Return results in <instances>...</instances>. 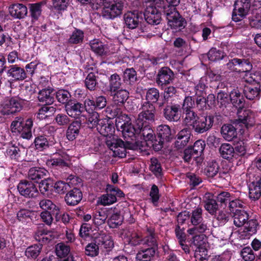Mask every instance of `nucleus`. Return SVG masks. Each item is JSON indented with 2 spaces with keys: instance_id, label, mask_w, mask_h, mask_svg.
Instances as JSON below:
<instances>
[{
  "instance_id": "f257e3e1",
  "label": "nucleus",
  "mask_w": 261,
  "mask_h": 261,
  "mask_svg": "<svg viewBox=\"0 0 261 261\" xmlns=\"http://www.w3.org/2000/svg\"><path fill=\"white\" fill-rule=\"evenodd\" d=\"M33 121L31 118L24 121L22 116L16 117L12 122L11 129L12 133L19 134L22 138L30 139L32 136Z\"/></svg>"
},
{
  "instance_id": "f03ea898",
  "label": "nucleus",
  "mask_w": 261,
  "mask_h": 261,
  "mask_svg": "<svg viewBox=\"0 0 261 261\" xmlns=\"http://www.w3.org/2000/svg\"><path fill=\"white\" fill-rule=\"evenodd\" d=\"M124 0H105L101 12L103 17L113 19L121 15Z\"/></svg>"
},
{
  "instance_id": "7ed1b4c3",
  "label": "nucleus",
  "mask_w": 261,
  "mask_h": 261,
  "mask_svg": "<svg viewBox=\"0 0 261 261\" xmlns=\"http://www.w3.org/2000/svg\"><path fill=\"white\" fill-rule=\"evenodd\" d=\"M251 3L254 6L261 5V0H237L232 15V20L238 22L244 18L249 14Z\"/></svg>"
},
{
  "instance_id": "20e7f679",
  "label": "nucleus",
  "mask_w": 261,
  "mask_h": 261,
  "mask_svg": "<svg viewBox=\"0 0 261 261\" xmlns=\"http://www.w3.org/2000/svg\"><path fill=\"white\" fill-rule=\"evenodd\" d=\"M95 242L98 245L95 243H91L86 246L85 249L86 255L91 256L97 255L99 252L98 245H103L106 248H111L114 246V243L111 237L105 233L100 234L98 237H96Z\"/></svg>"
},
{
  "instance_id": "39448f33",
  "label": "nucleus",
  "mask_w": 261,
  "mask_h": 261,
  "mask_svg": "<svg viewBox=\"0 0 261 261\" xmlns=\"http://www.w3.org/2000/svg\"><path fill=\"white\" fill-rule=\"evenodd\" d=\"M139 110L141 112L136 120L137 126H142L145 124L154 121L155 109L153 104L148 102H143Z\"/></svg>"
},
{
  "instance_id": "423d86ee",
  "label": "nucleus",
  "mask_w": 261,
  "mask_h": 261,
  "mask_svg": "<svg viewBox=\"0 0 261 261\" xmlns=\"http://www.w3.org/2000/svg\"><path fill=\"white\" fill-rule=\"evenodd\" d=\"M107 194L103 195L99 198L100 203L102 205L113 204L117 201V196L122 197L124 195L121 190L111 185L107 186Z\"/></svg>"
},
{
  "instance_id": "0eeeda50",
  "label": "nucleus",
  "mask_w": 261,
  "mask_h": 261,
  "mask_svg": "<svg viewBox=\"0 0 261 261\" xmlns=\"http://www.w3.org/2000/svg\"><path fill=\"white\" fill-rule=\"evenodd\" d=\"M238 110V119L236 120V125L244 127L249 129L253 127L255 124L254 114L250 110Z\"/></svg>"
},
{
  "instance_id": "6e6552de",
  "label": "nucleus",
  "mask_w": 261,
  "mask_h": 261,
  "mask_svg": "<svg viewBox=\"0 0 261 261\" xmlns=\"http://www.w3.org/2000/svg\"><path fill=\"white\" fill-rule=\"evenodd\" d=\"M22 109L20 101L15 97L4 100L0 107V111L3 115H10L19 112Z\"/></svg>"
},
{
  "instance_id": "1a4fd4ad",
  "label": "nucleus",
  "mask_w": 261,
  "mask_h": 261,
  "mask_svg": "<svg viewBox=\"0 0 261 261\" xmlns=\"http://www.w3.org/2000/svg\"><path fill=\"white\" fill-rule=\"evenodd\" d=\"M214 116L212 115H206L204 117L199 118L196 120L192 128L196 133L202 134L210 129L213 125Z\"/></svg>"
},
{
  "instance_id": "9d476101",
  "label": "nucleus",
  "mask_w": 261,
  "mask_h": 261,
  "mask_svg": "<svg viewBox=\"0 0 261 261\" xmlns=\"http://www.w3.org/2000/svg\"><path fill=\"white\" fill-rule=\"evenodd\" d=\"M19 193L25 197L32 198L38 194V190L36 186L32 182L21 181L17 186Z\"/></svg>"
},
{
  "instance_id": "9b49d317",
  "label": "nucleus",
  "mask_w": 261,
  "mask_h": 261,
  "mask_svg": "<svg viewBox=\"0 0 261 261\" xmlns=\"http://www.w3.org/2000/svg\"><path fill=\"white\" fill-rule=\"evenodd\" d=\"M65 110L69 117L77 118L84 111V107L81 103L71 100L65 106Z\"/></svg>"
},
{
  "instance_id": "f8f14e48",
  "label": "nucleus",
  "mask_w": 261,
  "mask_h": 261,
  "mask_svg": "<svg viewBox=\"0 0 261 261\" xmlns=\"http://www.w3.org/2000/svg\"><path fill=\"white\" fill-rule=\"evenodd\" d=\"M173 76L171 70L167 67H163L158 72L156 82L161 86L169 84L173 80Z\"/></svg>"
},
{
  "instance_id": "ddd939ff",
  "label": "nucleus",
  "mask_w": 261,
  "mask_h": 261,
  "mask_svg": "<svg viewBox=\"0 0 261 261\" xmlns=\"http://www.w3.org/2000/svg\"><path fill=\"white\" fill-rule=\"evenodd\" d=\"M146 21L149 24L157 25L161 22V14L155 7H148L144 14Z\"/></svg>"
},
{
  "instance_id": "4468645a",
  "label": "nucleus",
  "mask_w": 261,
  "mask_h": 261,
  "mask_svg": "<svg viewBox=\"0 0 261 261\" xmlns=\"http://www.w3.org/2000/svg\"><path fill=\"white\" fill-rule=\"evenodd\" d=\"M90 45L91 49L94 52L100 56L115 53L112 49H110L108 45H104L102 42L98 39H94L91 41Z\"/></svg>"
},
{
  "instance_id": "2eb2a0df",
  "label": "nucleus",
  "mask_w": 261,
  "mask_h": 261,
  "mask_svg": "<svg viewBox=\"0 0 261 261\" xmlns=\"http://www.w3.org/2000/svg\"><path fill=\"white\" fill-rule=\"evenodd\" d=\"M54 89L48 87L39 90L38 94V100L45 105H50L54 102Z\"/></svg>"
},
{
  "instance_id": "dca6fc26",
  "label": "nucleus",
  "mask_w": 261,
  "mask_h": 261,
  "mask_svg": "<svg viewBox=\"0 0 261 261\" xmlns=\"http://www.w3.org/2000/svg\"><path fill=\"white\" fill-rule=\"evenodd\" d=\"M70 252L68 246L63 243H58L56 246V252L60 258L58 261H73V257L68 255Z\"/></svg>"
},
{
  "instance_id": "f3484780",
  "label": "nucleus",
  "mask_w": 261,
  "mask_h": 261,
  "mask_svg": "<svg viewBox=\"0 0 261 261\" xmlns=\"http://www.w3.org/2000/svg\"><path fill=\"white\" fill-rule=\"evenodd\" d=\"M9 10L12 17L18 19L24 18L28 13L27 7L22 4H13L9 7Z\"/></svg>"
},
{
  "instance_id": "a211bd4d",
  "label": "nucleus",
  "mask_w": 261,
  "mask_h": 261,
  "mask_svg": "<svg viewBox=\"0 0 261 261\" xmlns=\"http://www.w3.org/2000/svg\"><path fill=\"white\" fill-rule=\"evenodd\" d=\"M82 197V192L77 188H74L66 195L65 200L68 205H75L81 201Z\"/></svg>"
},
{
  "instance_id": "6ab92c4d",
  "label": "nucleus",
  "mask_w": 261,
  "mask_h": 261,
  "mask_svg": "<svg viewBox=\"0 0 261 261\" xmlns=\"http://www.w3.org/2000/svg\"><path fill=\"white\" fill-rule=\"evenodd\" d=\"M179 108L180 106L178 105L167 106L164 110L165 117L169 121H178L180 118L178 113Z\"/></svg>"
},
{
  "instance_id": "aec40b11",
  "label": "nucleus",
  "mask_w": 261,
  "mask_h": 261,
  "mask_svg": "<svg viewBox=\"0 0 261 261\" xmlns=\"http://www.w3.org/2000/svg\"><path fill=\"white\" fill-rule=\"evenodd\" d=\"M7 74L14 81H23L27 77V73L24 70L16 65L10 66Z\"/></svg>"
},
{
  "instance_id": "412c9836",
  "label": "nucleus",
  "mask_w": 261,
  "mask_h": 261,
  "mask_svg": "<svg viewBox=\"0 0 261 261\" xmlns=\"http://www.w3.org/2000/svg\"><path fill=\"white\" fill-rule=\"evenodd\" d=\"M156 251V248L149 247L147 249H141L136 256V261H152Z\"/></svg>"
},
{
  "instance_id": "4be33fe9",
  "label": "nucleus",
  "mask_w": 261,
  "mask_h": 261,
  "mask_svg": "<svg viewBox=\"0 0 261 261\" xmlns=\"http://www.w3.org/2000/svg\"><path fill=\"white\" fill-rule=\"evenodd\" d=\"M120 131L122 132L123 137L126 140V141L129 142L130 140H135L136 135H138L139 127L138 126L137 128H135L130 122Z\"/></svg>"
},
{
  "instance_id": "5701e85b",
  "label": "nucleus",
  "mask_w": 261,
  "mask_h": 261,
  "mask_svg": "<svg viewBox=\"0 0 261 261\" xmlns=\"http://www.w3.org/2000/svg\"><path fill=\"white\" fill-rule=\"evenodd\" d=\"M81 127V123L79 121L75 120L69 124L66 130V137L69 141L75 140L80 134Z\"/></svg>"
},
{
  "instance_id": "b1692460",
  "label": "nucleus",
  "mask_w": 261,
  "mask_h": 261,
  "mask_svg": "<svg viewBox=\"0 0 261 261\" xmlns=\"http://www.w3.org/2000/svg\"><path fill=\"white\" fill-rule=\"evenodd\" d=\"M219 150L221 156L224 159L230 160L233 158H236L234 147L229 143L221 144Z\"/></svg>"
},
{
  "instance_id": "393cba45",
  "label": "nucleus",
  "mask_w": 261,
  "mask_h": 261,
  "mask_svg": "<svg viewBox=\"0 0 261 261\" xmlns=\"http://www.w3.org/2000/svg\"><path fill=\"white\" fill-rule=\"evenodd\" d=\"M190 136L191 133L189 129H182L176 136V147L178 148H180L186 146L189 141Z\"/></svg>"
},
{
  "instance_id": "a878e982",
  "label": "nucleus",
  "mask_w": 261,
  "mask_h": 261,
  "mask_svg": "<svg viewBox=\"0 0 261 261\" xmlns=\"http://www.w3.org/2000/svg\"><path fill=\"white\" fill-rule=\"evenodd\" d=\"M124 19L126 25L131 29L136 28L139 22V15L135 12H127L124 15Z\"/></svg>"
},
{
  "instance_id": "bb28decb",
  "label": "nucleus",
  "mask_w": 261,
  "mask_h": 261,
  "mask_svg": "<svg viewBox=\"0 0 261 261\" xmlns=\"http://www.w3.org/2000/svg\"><path fill=\"white\" fill-rule=\"evenodd\" d=\"M248 217L245 211L236 210L233 215V224L238 227L243 226L248 220Z\"/></svg>"
},
{
  "instance_id": "cd10ccee",
  "label": "nucleus",
  "mask_w": 261,
  "mask_h": 261,
  "mask_svg": "<svg viewBox=\"0 0 261 261\" xmlns=\"http://www.w3.org/2000/svg\"><path fill=\"white\" fill-rule=\"evenodd\" d=\"M110 148L113 151L115 156L121 158L126 156V148L122 141L117 140L115 142L112 143Z\"/></svg>"
},
{
  "instance_id": "c85d7f7f",
  "label": "nucleus",
  "mask_w": 261,
  "mask_h": 261,
  "mask_svg": "<svg viewBox=\"0 0 261 261\" xmlns=\"http://www.w3.org/2000/svg\"><path fill=\"white\" fill-rule=\"evenodd\" d=\"M97 129L101 135L106 137L112 136L114 132V127L113 124L103 120L98 123Z\"/></svg>"
},
{
  "instance_id": "c756f323",
  "label": "nucleus",
  "mask_w": 261,
  "mask_h": 261,
  "mask_svg": "<svg viewBox=\"0 0 261 261\" xmlns=\"http://www.w3.org/2000/svg\"><path fill=\"white\" fill-rule=\"evenodd\" d=\"M221 133L223 137L228 141H231L237 137L236 128L231 124H224L221 129Z\"/></svg>"
},
{
  "instance_id": "7c9ffc66",
  "label": "nucleus",
  "mask_w": 261,
  "mask_h": 261,
  "mask_svg": "<svg viewBox=\"0 0 261 261\" xmlns=\"http://www.w3.org/2000/svg\"><path fill=\"white\" fill-rule=\"evenodd\" d=\"M139 127V134L146 142H149L154 139L155 136L153 130L150 127L148 124H145L142 126Z\"/></svg>"
},
{
  "instance_id": "2f4dec72",
  "label": "nucleus",
  "mask_w": 261,
  "mask_h": 261,
  "mask_svg": "<svg viewBox=\"0 0 261 261\" xmlns=\"http://www.w3.org/2000/svg\"><path fill=\"white\" fill-rule=\"evenodd\" d=\"M47 173V171L44 168H32L29 171L28 176L30 179L38 182V180L46 176Z\"/></svg>"
},
{
  "instance_id": "473e14b6",
  "label": "nucleus",
  "mask_w": 261,
  "mask_h": 261,
  "mask_svg": "<svg viewBox=\"0 0 261 261\" xmlns=\"http://www.w3.org/2000/svg\"><path fill=\"white\" fill-rule=\"evenodd\" d=\"M230 99L232 105L238 110H242L243 107L244 98L238 89H233L229 94Z\"/></svg>"
},
{
  "instance_id": "72a5a7b5",
  "label": "nucleus",
  "mask_w": 261,
  "mask_h": 261,
  "mask_svg": "<svg viewBox=\"0 0 261 261\" xmlns=\"http://www.w3.org/2000/svg\"><path fill=\"white\" fill-rule=\"evenodd\" d=\"M69 160V156L65 153H63L61 156L54 158L47 161V164L53 166L65 167L68 166V161Z\"/></svg>"
},
{
  "instance_id": "f704fd0d",
  "label": "nucleus",
  "mask_w": 261,
  "mask_h": 261,
  "mask_svg": "<svg viewBox=\"0 0 261 261\" xmlns=\"http://www.w3.org/2000/svg\"><path fill=\"white\" fill-rule=\"evenodd\" d=\"M147 236L145 242L150 247L156 248L158 246L156 236L154 233V229L152 227L146 226Z\"/></svg>"
},
{
  "instance_id": "c9c22d12",
  "label": "nucleus",
  "mask_w": 261,
  "mask_h": 261,
  "mask_svg": "<svg viewBox=\"0 0 261 261\" xmlns=\"http://www.w3.org/2000/svg\"><path fill=\"white\" fill-rule=\"evenodd\" d=\"M198 116L193 110L182 112L183 123L187 126L192 127L198 119Z\"/></svg>"
},
{
  "instance_id": "e433bc0d",
  "label": "nucleus",
  "mask_w": 261,
  "mask_h": 261,
  "mask_svg": "<svg viewBox=\"0 0 261 261\" xmlns=\"http://www.w3.org/2000/svg\"><path fill=\"white\" fill-rule=\"evenodd\" d=\"M261 196V185L257 181L252 182L249 186V198L253 200H258Z\"/></svg>"
},
{
  "instance_id": "4c0bfd02",
  "label": "nucleus",
  "mask_w": 261,
  "mask_h": 261,
  "mask_svg": "<svg viewBox=\"0 0 261 261\" xmlns=\"http://www.w3.org/2000/svg\"><path fill=\"white\" fill-rule=\"evenodd\" d=\"M260 88L252 86H245L244 93L246 97L249 100H253L259 95Z\"/></svg>"
},
{
  "instance_id": "58836bf2",
  "label": "nucleus",
  "mask_w": 261,
  "mask_h": 261,
  "mask_svg": "<svg viewBox=\"0 0 261 261\" xmlns=\"http://www.w3.org/2000/svg\"><path fill=\"white\" fill-rule=\"evenodd\" d=\"M40 207L44 210V211H47L48 210L52 211L53 212H56V215L59 214V208L57 206L50 200L47 199H43L40 201L39 203Z\"/></svg>"
},
{
  "instance_id": "ea45409f",
  "label": "nucleus",
  "mask_w": 261,
  "mask_h": 261,
  "mask_svg": "<svg viewBox=\"0 0 261 261\" xmlns=\"http://www.w3.org/2000/svg\"><path fill=\"white\" fill-rule=\"evenodd\" d=\"M156 131L160 139L167 141H169L171 133L170 128L168 125L163 124L160 125L158 126Z\"/></svg>"
},
{
  "instance_id": "a19ab883",
  "label": "nucleus",
  "mask_w": 261,
  "mask_h": 261,
  "mask_svg": "<svg viewBox=\"0 0 261 261\" xmlns=\"http://www.w3.org/2000/svg\"><path fill=\"white\" fill-rule=\"evenodd\" d=\"M186 22L184 18L180 15L175 19H173L168 21V25L173 30L179 31L185 28Z\"/></svg>"
},
{
  "instance_id": "79ce46f5",
  "label": "nucleus",
  "mask_w": 261,
  "mask_h": 261,
  "mask_svg": "<svg viewBox=\"0 0 261 261\" xmlns=\"http://www.w3.org/2000/svg\"><path fill=\"white\" fill-rule=\"evenodd\" d=\"M122 85V82L119 75L116 73L111 75L109 79V88L111 92H116Z\"/></svg>"
},
{
  "instance_id": "37998d69",
  "label": "nucleus",
  "mask_w": 261,
  "mask_h": 261,
  "mask_svg": "<svg viewBox=\"0 0 261 261\" xmlns=\"http://www.w3.org/2000/svg\"><path fill=\"white\" fill-rule=\"evenodd\" d=\"M160 95L158 89L155 88H150L148 89L146 93V102H148L152 104V103L156 102Z\"/></svg>"
},
{
  "instance_id": "c03bdc74",
  "label": "nucleus",
  "mask_w": 261,
  "mask_h": 261,
  "mask_svg": "<svg viewBox=\"0 0 261 261\" xmlns=\"http://www.w3.org/2000/svg\"><path fill=\"white\" fill-rule=\"evenodd\" d=\"M175 6H171V5H167L163 7V13L166 17L168 21L175 19L180 15Z\"/></svg>"
},
{
  "instance_id": "a18cd8bd",
  "label": "nucleus",
  "mask_w": 261,
  "mask_h": 261,
  "mask_svg": "<svg viewBox=\"0 0 261 261\" xmlns=\"http://www.w3.org/2000/svg\"><path fill=\"white\" fill-rule=\"evenodd\" d=\"M107 116L109 119L117 118L121 113V110L117 105H111L107 107L106 109Z\"/></svg>"
},
{
  "instance_id": "49530a36",
  "label": "nucleus",
  "mask_w": 261,
  "mask_h": 261,
  "mask_svg": "<svg viewBox=\"0 0 261 261\" xmlns=\"http://www.w3.org/2000/svg\"><path fill=\"white\" fill-rule=\"evenodd\" d=\"M71 95L70 93L65 90L61 89L56 92V98L58 101L65 106L70 101Z\"/></svg>"
},
{
  "instance_id": "de8ad7c7",
  "label": "nucleus",
  "mask_w": 261,
  "mask_h": 261,
  "mask_svg": "<svg viewBox=\"0 0 261 261\" xmlns=\"http://www.w3.org/2000/svg\"><path fill=\"white\" fill-rule=\"evenodd\" d=\"M130 119L127 115L121 113L116 118L115 120L116 127L117 130H120L130 122Z\"/></svg>"
},
{
  "instance_id": "09e8293b",
  "label": "nucleus",
  "mask_w": 261,
  "mask_h": 261,
  "mask_svg": "<svg viewBox=\"0 0 261 261\" xmlns=\"http://www.w3.org/2000/svg\"><path fill=\"white\" fill-rule=\"evenodd\" d=\"M129 97V93L126 90L121 89L117 91L113 96L114 101L117 103H123Z\"/></svg>"
},
{
  "instance_id": "8fccbe9b",
  "label": "nucleus",
  "mask_w": 261,
  "mask_h": 261,
  "mask_svg": "<svg viewBox=\"0 0 261 261\" xmlns=\"http://www.w3.org/2000/svg\"><path fill=\"white\" fill-rule=\"evenodd\" d=\"M108 218L105 211L96 212L93 216V223L96 226L104 224Z\"/></svg>"
},
{
  "instance_id": "3c124183",
  "label": "nucleus",
  "mask_w": 261,
  "mask_h": 261,
  "mask_svg": "<svg viewBox=\"0 0 261 261\" xmlns=\"http://www.w3.org/2000/svg\"><path fill=\"white\" fill-rule=\"evenodd\" d=\"M41 246L40 245H35L27 248L25 250V255L30 258H36L40 254Z\"/></svg>"
},
{
  "instance_id": "603ef678",
  "label": "nucleus",
  "mask_w": 261,
  "mask_h": 261,
  "mask_svg": "<svg viewBox=\"0 0 261 261\" xmlns=\"http://www.w3.org/2000/svg\"><path fill=\"white\" fill-rule=\"evenodd\" d=\"M252 69V65L248 60L239 59L237 69L238 72H249Z\"/></svg>"
},
{
  "instance_id": "864d4df0",
  "label": "nucleus",
  "mask_w": 261,
  "mask_h": 261,
  "mask_svg": "<svg viewBox=\"0 0 261 261\" xmlns=\"http://www.w3.org/2000/svg\"><path fill=\"white\" fill-rule=\"evenodd\" d=\"M219 166L216 161H212L208 163L205 172L207 176L209 177H213L215 176L218 172Z\"/></svg>"
},
{
  "instance_id": "5fc2aeb1",
  "label": "nucleus",
  "mask_w": 261,
  "mask_h": 261,
  "mask_svg": "<svg viewBox=\"0 0 261 261\" xmlns=\"http://www.w3.org/2000/svg\"><path fill=\"white\" fill-rule=\"evenodd\" d=\"M84 38V33L80 30H76L72 32L68 39V42L71 44H77L82 42Z\"/></svg>"
},
{
  "instance_id": "6e6d98bb",
  "label": "nucleus",
  "mask_w": 261,
  "mask_h": 261,
  "mask_svg": "<svg viewBox=\"0 0 261 261\" xmlns=\"http://www.w3.org/2000/svg\"><path fill=\"white\" fill-rule=\"evenodd\" d=\"M108 224L111 228H115L118 226L121 225L122 222V217L121 215L116 213L112 214L111 217L109 219Z\"/></svg>"
},
{
  "instance_id": "4d7b16f0",
  "label": "nucleus",
  "mask_w": 261,
  "mask_h": 261,
  "mask_svg": "<svg viewBox=\"0 0 261 261\" xmlns=\"http://www.w3.org/2000/svg\"><path fill=\"white\" fill-rule=\"evenodd\" d=\"M208 59L212 61H216L223 58L224 53L216 48H211L207 54Z\"/></svg>"
},
{
  "instance_id": "13d9d810",
  "label": "nucleus",
  "mask_w": 261,
  "mask_h": 261,
  "mask_svg": "<svg viewBox=\"0 0 261 261\" xmlns=\"http://www.w3.org/2000/svg\"><path fill=\"white\" fill-rule=\"evenodd\" d=\"M195 105V100L192 96L185 97L181 105L182 112L193 110L192 109L194 107Z\"/></svg>"
},
{
  "instance_id": "bf43d9fd",
  "label": "nucleus",
  "mask_w": 261,
  "mask_h": 261,
  "mask_svg": "<svg viewBox=\"0 0 261 261\" xmlns=\"http://www.w3.org/2000/svg\"><path fill=\"white\" fill-rule=\"evenodd\" d=\"M124 80L130 85L134 83L137 81L136 71L133 68L126 69L124 72Z\"/></svg>"
},
{
  "instance_id": "052dcab7",
  "label": "nucleus",
  "mask_w": 261,
  "mask_h": 261,
  "mask_svg": "<svg viewBox=\"0 0 261 261\" xmlns=\"http://www.w3.org/2000/svg\"><path fill=\"white\" fill-rule=\"evenodd\" d=\"M202 210L201 208L197 207L192 212L191 222L194 225L200 224L202 220L201 216Z\"/></svg>"
},
{
  "instance_id": "680f3d73",
  "label": "nucleus",
  "mask_w": 261,
  "mask_h": 261,
  "mask_svg": "<svg viewBox=\"0 0 261 261\" xmlns=\"http://www.w3.org/2000/svg\"><path fill=\"white\" fill-rule=\"evenodd\" d=\"M204 207L211 214H214L218 206L216 201L213 199H208L205 201Z\"/></svg>"
},
{
  "instance_id": "e2e57ef3",
  "label": "nucleus",
  "mask_w": 261,
  "mask_h": 261,
  "mask_svg": "<svg viewBox=\"0 0 261 261\" xmlns=\"http://www.w3.org/2000/svg\"><path fill=\"white\" fill-rule=\"evenodd\" d=\"M241 255L245 261H253L255 258L254 253L249 247L244 248L241 251Z\"/></svg>"
},
{
  "instance_id": "0e129e2a",
  "label": "nucleus",
  "mask_w": 261,
  "mask_h": 261,
  "mask_svg": "<svg viewBox=\"0 0 261 261\" xmlns=\"http://www.w3.org/2000/svg\"><path fill=\"white\" fill-rule=\"evenodd\" d=\"M54 188L57 193L62 194L68 191L70 189V186L69 183L58 181L55 184Z\"/></svg>"
},
{
  "instance_id": "69168bd1",
  "label": "nucleus",
  "mask_w": 261,
  "mask_h": 261,
  "mask_svg": "<svg viewBox=\"0 0 261 261\" xmlns=\"http://www.w3.org/2000/svg\"><path fill=\"white\" fill-rule=\"evenodd\" d=\"M41 3L33 4L30 5V12L32 17L38 19L41 14Z\"/></svg>"
},
{
  "instance_id": "338daca9",
  "label": "nucleus",
  "mask_w": 261,
  "mask_h": 261,
  "mask_svg": "<svg viewBox=\"0 0 261 261\" xmlns=\"http://www.w3.org/2000/svg\"><path fill=\"white\" fill-rule=\"evenodd\" d=\"M150 170L156 176H159L161 175L162 168L161 164L158 160L155 158H152L150 161Z\"/></svg>"
},
{
  "instance_id": "774afa93",
  "label": "nucleus",
  "mask_w": 261,
  "mask_h": 261,
  "mask_svg": "<svg viewBox=\"0 0 261 261\" xmlns=\"http://www.w3.org/2000/svg\"><path fill=\"white\" fill-rule=\"evenodd\" d=\"M53 185V182L52 180L49 178L42 180L39 183V186L40 191L41 193L44 194L49 190Z\"/></svg>"
}]
</instances>
